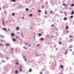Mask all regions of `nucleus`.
<instances>
[{
	"mask_svg": "<svg viewBox=\"0 0 74 74\" xmlns=\"http://www.w3.org/2000/svg\"><path fill=\"white\" fill-rule=\"evenodd\" d=\"M64 21H66L67 20V18L66 17H65L64 18Z\"/></svg>",
	"mask_w": 74,
	"mask_h": 74,
	"instance_id": "f257e3e1",
	"label": "nucleus"
},
{
	"mask_svg": "<svg viewBox=\"0 0 74 74\" xmlns=\"http://www.w3.org/2000/svg\"><path fill=\"white\" fill-rule=\"evenodd\" d=\"M19 27H17L16 28V29L17 30H19Z\"/></svg>",
	"mask_w": 74,
	"mask_h": 74,
	"instance_id": "f03ea898",
	"label": "nucleus"
},
{
	"mask_svg": "<svg viewBox=\"0 0 74 74\" xmlns=\"http://www.w3.org/2000/svg\"><path fill=\"white\" fill-rule=\"evenodd\" d=\"M11 36H15V35L14 34L12 33V34Z\"/></svg>",
	"mask_w": 74,
	"mask_h": 74,
	"instance_id": "7ed1b4c3",
	"label": "nucleus"
},
{
	"mask_svg": "<svg viewBox=\"0 0 74 74\" xmlns=\"http://www.w3.org/2000/svg\"><path fill=\"white\" fill-rule=\"evenodd\" d=\"M11 1L12 2H15L16 0H11Z\"/></svg>",
	"mask_w": 74,
	"mask_h": 74,
	"instance_id": "20e7f679",
	"label": "nucleus"
},
{
	"mask_svg": "<svg viewBox=\"0 0 74 74\" xmlns=\"http://www.w3.org/2000/svg\"><path fill=\"white\" fill-rule=\"evenodd\" d=\"M33 14H30L29 15V16H32Z\"/></svg>",
	"mask_w": 74,
	"mask_h": 74,
	"instance_id": "39448f33",
	"label": "nucleus"
},
{
	"mask_svg": "<svg viewBox=\"0 0 74 74\" xmlns=\"http://www.w3.org/2000/svg\"><path fill=\"white\" fill-rule=\"evenodd\" d=\"M3 29L5 31H7V29H6L4 28H3Z\"/></svg>",
	"mask_w": 74,
	"mask_h": 74,
	"instance_id": "423d86ee",
	"label": "nucleus"
},
{
	"mask_svg": "<svg viewBox=\"0 0 74 74\" xmlns=\"http://www.w3.org/2000/svg\"><path fill=\"white\" fill-rule=\"evenodd\" d=\"M60 67L61 68H62V69H63V65H61L60 66Z\"/></svg>",
	"mask_w": 74,
	"mask_h": 74,
	"instance_id": "0eeeda50",
	"label": "nucleus"
},
{
	"mask_svg": "<svg viewBox=\"0 0 74 74\" xmlns=\"http://www.w3.org/2000/svg\"><path fill=\"white\" fill-rule=\"evenodd\" d=\"M69 29V27L66 26V29Z\"/></svg>",
	"mask_w": 74,
	"mask_h": 74,
	"instance_id": "6e6552de",
	"label": "nucleus"
},
{
	"mask_svg": "<svg viewBox=\"0 0 74 74\" xmlns=\"http://www.w3.org/2000/svg\"><path fill=\"white\" fill-rule=\"evenodd\" d=\"M25 10L26 11H29V9L27 8L25 9Z\"/></svg>",
	"mask_w": 74,
	"mask_h": 74,
	"instance_id": "1a4fd4ad",
	"label": "nucleus"
},
{
	"mask_svg": "<svg viewBox=\"0 0 74 74\" xmlns=\"http://www.w3.org/2000/svg\"><path fill=\"white\" fill-rule=\"evenodd\" d=\"M4 22H5V21H3V26H4Z\"/></svg>",
	"mask_w": 74,
	"mask_h": 74,
	"instance_id": "9d476101",
	"label": "nucleus"
},
{
	"mask_svg": "<svg viewBox=\"0 0 74 74\" xmlns=\"http://www.w3.org/2000/svg\"><path fill=\"white\" fill-rule=\"evenodd\" d=\"M73 14H74V11H72V13H71V14L72 15H73Z\"/></svg>",
	"mask_w": 74,
	"mask_h": 74,
	"instance_id": "9b49d317",
	"label": "nucleus"
},
{
	"mask_svg": "<svg viewBox=\"0 0 74 74\" xmlns=\"http://www.w3.org/2000/svg\"><path fill=\"white\" fill-rule=\"evenodd\" d=\"M69 48H73V46L70 45L69 46Z\"/></svg>",
	"mask_w": 74,
	"mask_h": 74,
	"instance_id": "f8f14e48",
	"label": "nucleus"
},
{
	"mask_svg": "<svg viewBox=\"0 0 74 74\" xmlns=\"http://www.w3.org/2000/svg\"><path fill=\"white\" fill-rule=\"evenodd\" d=\"M43 39H44V38H40V40H41V41H42Z\"/></svg>",
	"mask_w": 74,
	"mask_h": 74,
	"instance_id": "ddd939ff",
	"label": "nucleus"
},
{
	"mask_svg": "<svg viewBox=\"0 0 74 74\" xmlns=\"http://www.w3.org/2000/svg\"><path fill=\"white\" fill-rule=\"evenodd\" d=\"M12 40L13 41H16V39H12Z\"/></svg>",
	"mask_w": 74,
	"mask_h": 74,
	"instance_id": "4468645a",
	"label": "nucleus"
},
{
	"mask_svg": "<svg viewBox=\"0 0 74 74\" xmlns=\"http://www.w3.org/2000/svg\"><path fill=\"white\" fill-rule=\"evenodd\" d=\"M53 12V11H51L50 12V14H52V12Z\"/></svg>",
	"mask_w": 74,
	"mask_h": 74,
	"instance_id": "2eb2a0df",
	"label": "nucleus"
},
{
	"mask_svg": "<svg viewBox=\"0 0 74 74\" xmlns=\"http://www.w3.org/2000/svg\"><path fill=\"white\" fill-rule=\"evenodd\" d=\"M12 15L13 16H14L15 15V13H13L12 14Z\"/></svg>",
	"mask_w": 74,
	"mask_h": 74,
	"instance_id": "dca6fc26",
	"label": "nucleus"
},
{
	"mask_svg": "<svg viewBox=\"0 0 74 74\" xmlns=\"http://www.w3.org/2000/svg\"><path fill=\"white\" fill-rule=\"evenodd\" d=\"M29 71V72H31V71H32V69H30Z\"/></svg>",
	"mask_w": 74,
	"mask_h": 74,
	"instance_id": "f3484780",
	"label": "nucleus"
},
{
	"mask_svg": "<svg viewBox=\"0 0 74 74\" xmlns=\"http://www.w3.org/2000/svg\"><path fill=\"white\" fill-rule=\"evenodd\" d=\"M15 73H16V74H18V71L16 70V71Z\"/></svg>",
	"mask_w": 74,
	"mask_h": 74,
	"instance_id": "a211bd4d",
	"label": "nucleus"
},
{
	"mask_svg": "<svg viewBox=\"0 0 74 74\" xmlns=\"http://www.w3.org/2000/svg\"><path fill=\"white\" fill-rule=\"evenodd\" d=\"M45 14H47V11H45Z\"/></svg>",
	"mask_w": 74,
	"mask_h": 74,
	"instance_id": "6ab92c4d",
	"label": "nucleus"
},
{
	"mask_svg": "<svg viewBox=\"0 0 74 74\" xmlns=\"http://www.w3.org/2000/svg\"><path fill=\"white\" fill-rule=\"evenodd\" d=\"M71 18H73V16H71L70 17Z\"/></svg>",
	"mask_w": 74,
	"mask_h": 74,
	"instance_id": "aec40b11",
	"label": "nucleus"
},
{
	"mask_svg": "<svg viewBox=\"0 0 74 74\" xmlns=\"http://www.w3.org/2000/svg\"><path fill=\"white\" fill-rule=\"evenodd\" d=\"M38 35H39V36H41V34H38Z\"/></svg>",
	"mask_w": 74,
	"mask_h": 74,
	"instance_id": "412c9836",
	"label": "nucleus"
},
{
	"mask_svg": "<svg viewBox=\"0 0 74 74\" xmlns=\"http://www.w3.org/2000/svg\"><path fill=\"white\" fill-rule=\"evenodd\" d=\"M0 46H3V44L1 43H0Z\"/></svg>",
	"mask_w": 74,
	"mask_h": 74,
	"instance_id": "4be33fe9",
	"label": "nucleus"
},
{
	"mask_svg": "<svg viewBox=\"0 0 74 74\" xmlns=\"http://www.w3.org/2000/svg\"><path fill=\"white\" fill-rule=\"evenodd\" d=\"M71 7H73V6H74V4H72L71 5Z\"/></svg>",
	"mask_w": 74,
	"mask_h": 74,
	"instance_id": "5701e85b",
	"label": "nucleus"
},
{
	"mask_svg": "<svg viewBox=\"0 0 74 74\" xmlns=\"http://www.w3.org/2000/svg\"><path fill=\"white\" fill-rule=\"evenodd\" d=\"M9 45H9V44H6V46H9Z\"/></svg>",
	"mask_w": 74,
	"mask_h": 74,
	"instance_id": "b1692460",
	"label": "nucleus"
},
{
	"mask_svg": "<svg viewBox=\"0 0 74 74\" xmlns=\"http://www.w3.org/2000/svg\"><path fill=\"white\" fill-rule=\"evenodd\" d=\"M59 44H62V42H59Z\"/></svg>",
	"mask_w": 74,
	"mask_h": 74,
	"instance_id": "393cba45",
	"label": "nucleus"
},
{
	"mask_svg": "<svg viewBox=\"0 0 74 74\" xmlns=\"http://www.w3.org/2000/svg\"><path fill=\"white\" fill-rule=\"evenodd\" d=\"M38 11L39 12H41V11H40V10H38Z\"/></svg>",
	"mask_w": 74,
	"mask_h": 74,
	"instance_id": "a878e982",
	"label": "nucleus"
},
{
	"mask_svg": "<svg viewBox=\"0 0 74 74\" xmlns=\"http://www.w3.org/2000/svg\"><path fill=\"white\" fill-rule=\"evenodd\" d=\"M54 26V24L52 25H51V27H53V26Z\"/></svg>",
	"mask_w": 74,
	"mask_h": 74,
	"instance_id": "bb28decb",
	"label": "nucleus"
},
{
	"mask_svg": "<svg viewBox=\"0 0 74 74\" xmlns=\"http://www.w3.org/2000/svg\"><path fill=\"white\" fill-rule=\"evenodd\" d=\"M22 71V69H20V71Z\"/></svg>",
	"mask_w": 74,
	"mask_h": 74,
	"instance_id": "cd10ccee",
	"label": "nucleus"
},
{
	"mask_svg": "<svg viewBox=\"0 0 74 74\" xmlns=\"http://www.w3.org/2000/svg\"><path fill=\"white\" fill-rule=\"evenodd\" d=\"M1 37L2 38H4V36H1Z\"/></svg>",
	"mask_w": 74,
	"mask_h": 74,
	"instance_id": "c85d7f7f",
	"label": "nucleus"
},
{
	"mask_svg": "<svg viewBox=\"0 0 74 74\" xmlns=\"http://www.w3.org/2000/svg\"><path fill=\"white\" fill-rule=\"evenodd\" d=\"M21 34L22 37H23V33H22Z\"/></svg>",
	"mask_w": 74,
	"mask_h": 74,
	"instance_id": "c756f323",
	"label": "nucleus"
},
{
	"mask_svg": "<svg viewBox=\"0 0 74 74\" xmlns=\"http://www.w3.org/2000/svg\"><path fill=\"white\" fill-rule=\"evenodd\" d=\"M66 33H69V31H66Z\"/></svg>",
	"mask_w": 74,
	"mask_h": 74,
	"instance_id": "7c9ffc66",
	"label": "nucleus"
},
{
	"mask_svg": "<svg viewBox=\"0 0 74 74\" xmlns=\"http://www.w3.org/2000/svg\"><path fill=\"white\" fill-rule=\"evenodd\" d=\"M16 64H19V63H16Z\"/></svg>",
	"mask_w": 74,
	"mask_h": 74,
	"instance_id": "2f4dec72",
	"label": "nucleus"
},
{
	"mask_svg": "<svg viewBox=\"0 0 74 74\" xmlns=\"http://www.w3.org/2000/svg\"><path fill=\"white\" fill-rule=\"evenodd\" d=\"M48 4V3L47 2H46V4Z\"/></svg>",
	"mask_w": 74,
	"mask_h": 74,
	"instance_id": "473e14b6",
	"label": "nucleus"
},
{
	"mask_svg": "<svg viewBox=\"0 0 74 74\" xmlns=\"http://www.w3.org/2000/svg\"><path fill=\"white\" fill-rule=\"evenodd\" d=\"M16 38H19V37L17 36V37H16Z\"/></svg>",
	"mask_w": 74,
	"mask_h": 74,
	"instance_id": "72a5a7b5",
	"label": "nucleus"
},
{
	"mask_svg": "<svg viewBox=\"0 0 74 74\" xmlns=\"http://www.w3.org/2000/svg\"><path fill=\"white\" fill-rule=\"evenodd\" d=\"M65 4H64V3L63 4V5H65Z\"/></svg>",
	"mask_w": 74,
	"mask_h": 74,
	"instance_id": "f704fd0d",
	"label": "nucleus"
},
{
	"mask_svg": "<svg viewBox=\"0 0 74 74\" xmlns=\"http://www.w3.org/2000/svg\"><path fill=\"white\" fill-rule=\"evenodd\" d=\"M70 51H72V49H70Z\"/></svg>",
	"mask_w": 74,
	"mask_h": 74,
	"instance_id": "c9c22d12",
	"label": "nucleus"
},
{
	"mask_svg": "<svg viewBox=\"0 0 74 74\" xmlns=\"http://www.w3.org/2000/svg\"><path fill=\"white\" fill-rule=\"evenodd\" d=\"M67 52H65V55H66V54H67Z\"/></svg>",
	"mask_w": 74,
	"mask_h": 74,
	"instance_id": "e433bc0d",
	"label": "nucleus"
},
{
	"mask_svg": "<svg viewBox=\"0 0 74 74\" xmlns=\"http://www.w3.org/2000/svg\"><path fill=\"white\" fill-rule=\"evenodd\" d=\"M69 37H70V38H71V36H69Z\"/></svg>",
	"mask_w": 74,
	"mask_h": 74,
	"instance_id": "4c0bfd02",
	"label": "nucleus"
},
{
	"mask_svg": "<svg viewBox=\"0 0 74 74\" xmlns=\"http://www.w3.org/2000/svg\"><path fill=\"white\" fill-rule=\"evenodd\" d=\"M44 7V6H42V8H43Z\"/></svg>",
	"mask_w": 74,
	"mask_h": 74,
	"instance_id": "58836bf2",
	"label": "nucleus"
},
{
	"mask_svg": "<svg viewBox=\"0 0 74 74\" xmlns=\"http://www.w3.org/2000/svg\"><path fill=\"white\" fill-rule=\"evenodd\" d=\"M27 60V59L26 58H25V61H26Z\"/></svg>",
	"mask_w": 74,
	"mask_h": 74,
	"instance_id": "ea45409f",
	"label": "nucleus"
},
{
	"mask_svg": "<svg viewBox=\"0 0 74 74\" xmlns=\"http://www.w3.org/2000/svg\"><path fill=\"white\" fill-rule=\"evenodd\" d=\"M40 74H42V72H40Z\"/></svg>",
	"mask_w": 74,
	"mask_h": 74,
	"instance_id": "a19ab883",
	"label": "nucleus"
},
{
	"mask_svg": "<svg viewBox=\"0 0 74 74\" xmlns=\"http://www.w3.org/2000/svg\"><path fill=\"white\" fill-rule=\"evenodd\" d=\"M39 46V45H37V46L38 47Z\"/></svg>",
	"mask_w": 74,
	"mask_h": 74,
	"instance_id": "79ce46f5",
	"label": "nucleus"
},
{
	"mask_svg": "<svg viewBox=\"0 0 74 74\" xmlns=\"http://www.w3.org/2000/svg\"><path fill=\"white\" fill-rule=\"evenodd\" d=\"M24 18V17H23L22 18V19H23Z\"/></svg>",
	"mask_w": 74,
	"mask_h": 74,
	"instance_id": "37998d69",
	"label": "nucleus"
},
{
	"mask_svg": "<svg viewBox=\"0 0 74 74\" xmlns=\"http://www.w3.org/2000/svg\"><path fill=\"white\" fill-rule=\"evenodd\" d=\"M56 30H57V31H58V29H56Z\"/></svg>",
	"mask_w": 74,
	"mask_h": 74,
	"instance_id": "c03bdc74",
	"label": "nucleus"
},
{
	"mask_svg": "<svg viewBox=\"0 0 74 74\" xmlns=\"http://www.w3.org/2000/svg\"><path fill=\"white\" fill-rule=\"evenodd\" d=\"M8 30L9 31H10V29H8Z\"/></svg>",
	"mask_w": 74,
	"mask_h": 74,
	"instance_id": "a18cd8bd",
	"label": "nucleus"
},
{
	"mask_svg": "<svg viewBox=\"0 0 74 74\" xmlns=\"http://www.w3.org/2000/svg\"><path fill=\"white\" fill-rule=\"evenodd\" d=\"M5 62L4 61H2L3 62Z\"/></svg>",
	"mask_w": 74,
	"mask_h": 74,
	"instance_id": "49530a36",
	"label": "nucleus"
},
{
	"mask_svg": "<svg viewBox=\"0 0 74 74\" xmlns=\"http://www.w3.org/2000/svg\"><path fill=\"white\" fill-rule=\"evenodd\" d=\"M0 10H1V8L0 7Z\"/></svg>",
	"mask_w": 74,
	"mask_h": 74,
	"instance_id": "de8ad7c7",
	"label": "nucleus"
},
{
	"mask_svg": "<svg viewBox=\"0 0 74 74\" xmlns=\"http://www.w3.org/2000/svg\"><path fill=\"white\" fill-rule=\"evenodd\" d=\"M31 29H32V27H31Z\"/></svg>",
	"mask_w": 74,
	"mask_h": 74,
	"instance_id": "09e8293b",
	"label": "nucleus"
},
{
	"mask_svg": "<svg viewBox=\"0 0 74 74\" xmlns=\"http://www.w3.org/2000/svg\"><path fill=\"white\" fill-rule=\"evenodd\" d=\"M1 41H3V40H1Z\"/></svg>",
	"mask_w": 74,
	"mask_h": 74,
	"instance_id": "8fccbe9b",
	"label": "nucleus"
},
{
	"mask_svg": "<svg viewBox=\"0 0 74 74\" xmlns=\"http://www.w3.org/2000/svg\"><path fill=\"white\" fill-rule=\"evenodd\" d=\"M25 46H24V48H25Z\"/></svg>",
	"mask_w": 74,
	"mask_h": 74,
	"instance_id": "3c124183",
	"label": "nucleus"
},
{
	"mask_svg": "<svg viewBox=\"0 0 74 74\" xmlns=\"http://www.w3.org/2000/svg\"><path fill=\"white\" fill-rule=\"evenodd\" d=\"M66 51L67 52L68 51H67V50H66Z\"/></svg>",
	"mask_w": 74,
	"mask_h": 74,
	"instance_id": "603ef678",
	"label": "nucleus"
},
{
	"mask_svg": "<svg viewBox=\"0 0 74 74\" xmlns=\"http://www.w3.org/2000/svg\"><path fill=\"white\" fill-rule=\"evenodd\" d=\"M25 49H26V48H25Z\"/></svg>",
	"mask_w": 74,
	"mask_h": 74,
	"instance_id": "864d4df0",
	"label": "nucleus"
},
{
	"mask_svg": "<svg viewBox=\"0 0 74 74\" xmlns=\"http://www.w3.org/2000/svg\"><path fill=\"white\" fill-rule=\"evenodd\" d=\"M10 21H11V20H10Z\"/></svg>",
	"mask_w": 74,
	"mask_h": 74,
	"instance_id": "5fc2aeb1",
	"label": "nucleus"
},
{
	"mask_svg": "<svg viewBox=\"0 0 74 74\" xmlns=\"http://www.w3.org/2000/svg\"><path fill=\"white\" fill-rule=\"evenodd\" d=\"M61 74H63V73H62Z\"/></svg>",
	"mask_w": 74,
	"mask_h": 74,
	"instance_id": "6e6d98bb",
	"label": "nucleus"
}]
</instances>
